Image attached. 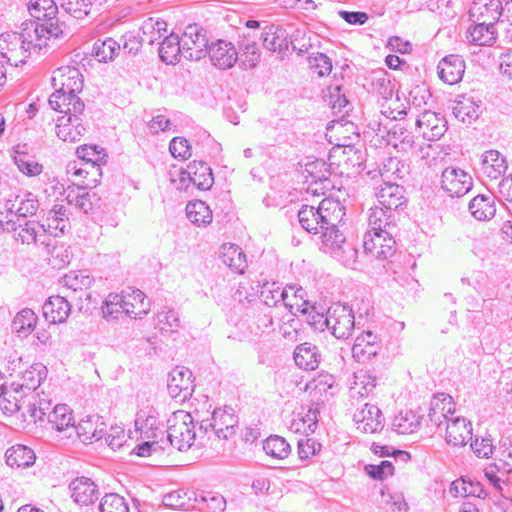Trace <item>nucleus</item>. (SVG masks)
Returning a JSON list of instances; mask_svg holds the SVG:
<instances>
[{
    "label": "nucleus",
    "instance_id": "1",
    "mask_svg": "<svg viewBox=\"0 0 512 512\" xmlns=\"http://www.w3.org/2000/svg\"><path fill=\"white\" fill-rule=\"evenodd\" d=\"M61 31L57 27L44 26L41 29L37 21H25L21 32H5L0 35V57L11 66L24 64L31 55V50H41L47 40L59 39Z\"/></svg>",
    "mask_w": 512,
    "mask_h": 512
},
{
    "label": "nucleus",
    "instance_id": "2",
    "mask_svg": "<svg viewBox=\"0 0 512 512\" xmlns=\"http://www.w3.org/2000/svg\"><path fill=\"white\" fill-rule=\"evenodd\" d=\"M83 82V75L74 66H64L54 71L52 85L55 92L49 97L51 108L58 110L63 106L73 105L76 112L84 111L85 105L77 96L83 89Z\"/></svg>",
    "mask_w": 512,
    "mask_h": 512
},
{
    "label": "nucleus",
    "instance_id": "3",
    "mask_svg": "<svg viewBox=\"0 0 512 512\" xmlns=\"http://www.w3.org/2000/svg\"><path fill=\"white\" fill-rule=\"evenodd\" d=\"M196 437L194 419L189 412L177 410L167 419V439L178 451L189 450Z\"/></svg>",
    "mask_w": 512,
    "mask_h": 512
},
{
    "label": "nucleus",
    "instance_id": "4",
    "mask_svg": "<svg viewBox=\"0 0 512 512\" xmlns=\"http://www.w3.org/2000/svg\"><path fill=\"white\" fill-rule=\"evenodd\" d=\"M57 111L63 113V115L56 119V136L64 142L75 143L80 141L86 133V127L82 119L84 111L76 112L73 105L63 106Z\"/></svg>",
    "mask_w": 512,
    "mask_h": 512
},
{
    "label": "nucleus",
    "instance_id": "5",
    "mask_svg": "<svg viewBox=\"0 0 512 512\" xmlns=\"http://www.w3.org/2000/svg\"><path fill=\"white\" fill-rule=\"evenodd\" d=\"M238 424L239 419L234 409L225 406L215 409L210 420H202L199 429L204 433L210 429L217 438L228 440L236 434Z\"/></svg>",
    "mask_w": 512,
    "mask_h": 512
},
{
    "label": "nucleus",
    "instance_id": "6",
    "mask_svg": "<svg viewBox=\"0 0 512 512\" xmlns=\"http://www.w3.org/2000/svg\"><path fill=\"white\" fill-rule=\"evenodd\" d=\"M183 56L188 60L198 61L208 53L206 30L197 24L188 25L181 36Z\"/></svg>",
    "mask_w": 512,
    "mask_h": 512
},
{
    "label": "nucleus",
    "instance_id": "7",
    "mask_svg": "<svg viewBox=\"0 0 512 512\" xmlns=\"http://www.w3.org/2000/svg\"><path fill=\"white\" fill-rule=\"evenodd\" d=\"M328 325L332 334L338 339H346L355 328V317L352 309L340 303L328 309Z\"/></svg>",
    "mask_w": 512,
    "mask_h": 512
},
{
    "label": "nucleus",
    "instance_id": "8",
    "mask_svg": "<svg viewBox=\"0 0 512 512\" xmlns=\"http://www.w3.org/2000/svg\"><path fill=\"white\" fill-rule=\"evenodd\" d=\"M28 10L33 18L30 21L39 22L41 29L44 26H46V28L57 27L61 31V36L59 38L68 36L69 32L66 31L65 25L59 24L56 19L58 7L54 0H31L28 5Z\"/></svg>",
    "mask_w": 512,
    "mask_h": 512
},
{
    "label": "nucleus",
    "instance_id": "9",
    "mask_svg": "<svg viewBox=\"0 0 512 512\" xmlns=\"http://www.w3.org/2000/svg\"><path fill=\"white\" fill-rule=\"evenodd\" d=\"M395 245L391 231L366 232L364 235V250L375 259L385 260L394 255Z\"/></svg>",
    "mask_w": 512,
    "mask_h": 512
},
{
    "label": "nucleus",
    "instance_id": "10",
    "mask_svg": "<svg viewBox=\"0 0 512 512\" xmlns=\"http://www.w3.org/2000/svg\"><path fill=\"white\" fill-rule=\"evenodd\" d=\"M472 186V177L460 168L447 167L441 174V188L451 197L464 196Z\"/></svg>",
    "mask_w": 512,
    "mask_h": 512
},
{
    "label": "nucleus",
    "instance_id": "11",
    "mask_svg": "<svg viewBox=\"0 0 512 512\" xmlns=\"http://www.w3.org/2000/svg\"><path fill=\"white\" fill-rule=\"evenodd\" d=\"M167 389L169 395L179 401H185L191 397L194 391L192 372L183 366L175 367L169 373Z\"/></svg>",
    "mask_w": 512,
    "mask_h": 512
},
{
    "label": "nucleus",
    "instance_id": "12",
    "mask_svg": "<svg viewBox=\"0 0 512 512\" xmlns=\"http://www.w3.org/2000/svg\"><path fill=\"white\" fill-rule=\"evenodd\" d=\"M353 421L359 431L376 433L383 429L385 420L377 406L366 403L355 411Z\"/></svg>",
    "mask_w": 512,
    "mask_h": 512
},
{
    "label": "nucleus",
    "instance_id": "13",
    "mask_svg": "<svg viewBox=\"0 0 512 512\" xmlns=\"http://www.w3.org/2000/svg\"><path fill=\"white\" fill-rule=\"evenodd\" d=\"M16 240L26 245H43L49 248L51 245V237L46 230V224L34 220H26L23 224H19Z\"/></svg>",
    "mask_w": 512,
    "mask_h": 512
},
{
    "label": "nucleus",
    "instance_id": "14",
    "mask_svg": "<svg viewBox=\"0 0 512 512\" xmlns=\"http://www.w3.org/2000/svg\"><path fill=\"white\" fill-rule=\"evenodd\" d=\"M67 174L77 187L91 188L97 185L102 176V170L99 166H93L91 163L73 161L67 165Z\"/></svg>",
    "mask_w": 512,
    "mask_h": 512
},
{
    "label": "nucleus",
    "instance_id": "15",
    "mask_svg": "<svg viewBox=\"0 0 512 512\" xmlns=\"http://www.w3.org/2000/svg\"><path fill=\"white\" fill-rule=\"evenodd\" d=\"M134 426L142 439H156L162 433L159 413L154 407L140 409L136 414Z\"/></svg>",
    "mask_w": 512,
    "mask_h": 512
},
{
    "label": "nucleus",
    "instance_id": "16",
    "mask_svg": "<svg viewBox=\"0 0 512 512\" xmlns=\"http://www.w3.org/2000/svg\"><path fill=\"white\" fill-rule=\"evenodd\" d=\"M500 0H475L469 8V16L473 22L494 26L501 18Z\"/></svg>",
    "mask_w": 512,
    "mask_h": 512
},
{
    "label": "nucleus",
    "instance_id": "17",
    "mask_svg": "<svg viewBox=\"0 0 512 512\" xmlns=\"http://www.w3.org/2000/svg\"><path fill=\"white\" fill-rule=\"evenodd\" d=\"M212 65L226 70L232 68L238 60V52L231 42L218 40L209 46L208 53Z\"/></svg>",
    "mask_w": 512,
    "mask_h": 512
},
{
    "label": "nucleus",
    "instance_id": "18",
    "mask_svg": "<svg viewBox=\"0 0 512 512\" xmlns=\"http://www.w3.org/2000/svg\"><path fill=\"white\" fill-rule=\"evenodd\" d=\"M416 126L423 138L429 141L440 139L446 131V122L439 114L426 110L416 118Z\"/></svg>",
    "mask_w": 512,
    "mask_h": 512
},
{
    "label": "nucleus",
    "instance_id": "19",
    "mask_svg": "<svg viewBox=\"0 0 512 512\" xmlns=\"http://www.w3.org/2000/svg\"><path fill=\"white\" fill-rule=\"evenodd\" d=\"M445 425V439L449 445L461 447L472 440V426L466 418L454 417L449 419Z\"/></svg>",
    "mask_w": 512,
    "mask_h": 512
},
{
    "label": "nucleus",
    "instance_id": "20",
    "mask_svg": "<svg viewBox=\"0 0 512 512\" xmlns=\"http://www.w3.org/2000/svg\"><path fill=\"white\" fill-rule=\"evenodd\" d=\"M180 180H186L193 184L199 190H208L214 183L211 168L204 162H193L188 166V170L180 173Z\"/></svg>",
    "mask_w": 512,
    "mask_h": 512
},
{
    "label": "nucleus",
    "instance_id": "21",
    "mask_svg": "<svg viewBox=\"0 0 512 512\" xmlns=\"http://www.w3.org/2000/svg\"><path fill=\"white\" fill-rule=\"evenodd\" d=\"M46 367L42 364H34L25 370L20 381L13 382L11 387L15 393L23 392L24 396L34 392L46 378Z\"/></svg>",
    "mask_w": 512,
    "mask_h": 512
},
{
    "label": "nucleus",
    "instance_id": "22",
    "mask_svg": "<svg viewBox=\"0 0 512 512\" xmlns=\"http://www.w3.org/2000/svg\"><path fill=\"white\" fill-rule=\"evenodd\" d=\"M437 68L440 79L449 85H454L461 81L466 66L462 57L451 54L444 57Z\"/></svg>",
    "mask_w": 512,
    "mask_h": 512
},
{
    "label": "nucleus",
    "instance_id": "23",
    "mask_svg": "<svg viewBox=\"0 0 512 512\" xmlns=\"http://www.w3.org/2000/svg\"><path fill=\"white\" fill-rule=\"evenodd\" d=\"M205 498H197L195 492L174 491L163 497V505L176 511L188 512L199 508Z\"/></svg>",
    "mask_w": 512,
    "mask_h": 512
},
{
    "label": "nucleus",
    "instance_id": "24",
    "mask_svg": "<svg viewBox=\"0 0 512 512\" xmlns=\"http://www.w3.org/2000/svg\"><path fill=\"white\" fill-rule=\"evenodd\" d=\"M481 101L470 95H458L453 104V114L461 122L471 124L480 115Z\"/></svg>",
    "mask_w": 512,
    "mask_h": 512
},
{
    "label": "nucleus",
    "instance_id": "25",
    "mask_svg": "<svg viewBox=\"0 0 512 512\" xmlns=\"http://www.w3.org/2000/svg\"><path fill=\"white\" fill-rule=\"evenodd\" d=\"M378 205L394 211L405 203L404 189L395 182H386L376 193Z\"/></svg>",
    "mask_w": 512,
    "mask_h": 512
},
{
    "label": "nucleus",
    "instance_id": "26",
    "mask_svg": "<svg viewBox=\"0 0 512 512\" xmlns=\"http://www.w3.org/2000/svg\"><path fill=\"white\" fill-rule=\"evenodd\" d=\"M260 298L267 306H278L281 304L286 309H288L289 313H294L295 303L290 301L289 290L282 289L275 282H267L263 284Z\"/></svg>",
    "mask_w": 512,
    "mask_h": 512
},
{
    "label": "nucleus",
    "instance_id": "27",
    "mask_svg": "<svg viewBox=\"0 0 512 512\" xmlns=\"http://www.w3.org/2000/svg\"><path fill=\"white\" fill-rule=\"evenodd\" d=\"M379 349V339L371 331L363 332L357 336L352 346V355L358 362H365L375 356Z\"/></svg>",
    "mask_w": 512,
    "mask_h": 512
},
{
    "label": "nucleus",
    "instance_id": "28",
    "mask_svg": "<svg viewBox=\"0 0 512 512\" xmlns=\"http://www.w3.org/2000/svg\"><path fill=\"white\" fill-rule=\"evenodd\" d=\"M71 312V305L63 296H51L43 305V316L51 324L63 323Z\"/></svg>",
    "mask_w": 512,
    "mask_h": 512
},
{
    "label": "nucleus",
    "instance_id": "29",
    "mask_svg": "<svg viewBox=\"0 0 512 512\" xmlns=\"http://www.w3.org/2000/svg\"><path fill=\"white\" fill-rule=\"evenodd\" d=\"M261 40L264 48L271 52L282 53L289 48L288 33L280 26H266L261 32Z\"/></svg>",
    "mask_w": 512,
    "mask_h": 512
},
{
    "label": "nucleus",
    "instance_id": "30",
    "mask_svg": "<svg viewBox=\"0 0 512 512\" xmlns=\"http://www.w3.org/2000/svg\"><path fill=\"white\" fill-rule=\"evenodd\" d=\"M453 413L454 403L451 396L446 394H439L432 399L428 416L433 424L440 427L449 419L453 418L449 416Z\"/></svg>",
    "mask_w": 512,
    "mask_h": 512
},
{
    "label": "nucleus",
    "instance_id": "31",
    "mask_svg": "<svg viewBox=\"0 0 512 512\" xmlns=\"http://www.w3.org/2000/svg\"><path fill=\"white\" fill-rule=\"evenodd\" d=\"M71 497L80 505H89L98 498L96 484L89 478H76L70 484Z\"/></svg>",
    "mask_w": 512,
    "mask_h": 512
},
{
    "label": "nucleus",
    "instance_id": "32",
    "mask_svg": "<svg viewBox=\"0 0 512 512\" xmlns=\"http://www.w3.org/2000/svg\"><path fill=\"white\" fill-rule=\"evenodd\" d=\"M39 208V202L36 196L31 193H24L23 195H16L13 199L6 200L5 209L11 214H16L21 217H28L34 215Z\"/></svg>",
    "mask_w": 512,
    "mask_h": 512
},
{
    "label": "nucleus",
    "instance_id": "33",
    "mask_svg": "<svg viewBox=\"0 0 512 512\" xmlns=\"http://www.w3.org/2000/svg\"><path fill=\"white\" fill-rule=\"evenodd\" d=\"M375 375L368 370H359L354 373L349 392L353 399L368 397L376 388Z\"/></svg>",
    "mask_w": 512,
    "mask_h": 512
},
{
    "label": "nucleus",
    "instance_id": "34",
    "mask_svg": "<svg viewBox=\"0 0 512 512\" xmlns=\"http://www.w3.org/2000/svg\"><path fill=\"white\" fill-rule=\"evenodd\" d=\"M124 314L130 318H142L150 310V303L144 293L140 290H133L130 294H122Z\"/></svg>",
    "mask_w": 512,
    "mask_h": 512
},
{
    "label": "nucleus",
    "instance_id": "35",
    "mask_svg": "<svg viewBox=\"0 0 512 512\" xmlns=\"http://www.w3.org/2000/svg\"><path fill=\"white\" fill-rule=\"evenodd\" d=\"M468 209L476 220L489 221L496 213L495 197L493 195L479 194L469 202Z\"/></svg>",
    "mask_w": 512,
    "mask_h": 512
},
{
    "label": "nucleus",
    "instance_id": "36",
    "mask_svg": "<svg viewBox=\"0 0 512 512\" xmlns=\"http://www.w3.org/2000/svg\"><path fill=\"white\" fill-rule=\"evenodd\" d=\"M480 170L490 179H498L507 170L506 159L497 150L486 151L482 156Z\"/></svg>",
    "mask_w": 512,
    "mask_h": 512
},
{
    "label": "nucleus",
    "instance_id": "37",
    "mask_svg": "<svg viewBox=\"0 0 512 512\" xmlns=\"http://www.w3.org/2000/svg\"><path fill=\"white\" fill-rule=\"evenodd\" d=\"M322 225L337 226L345 216V208L341 202L333 198L323 199L317 207Z\"/></svg>",
    "mask_w": 512,
    "mask_h": 512
},
{
    "label": "nucleus",
    "instance_id": "38",
    "mask_svg": "<svg viewBox=\"0 0 512 512\" xmlns=\"http://www.w3.org/2000/svg\"><path fill=\"white\" fill-rule=\"evenodd\" d=\"M42 223L46 224V230L50 236L53 234V230L64 233L70 227L67 207L62 204H55L47 212Z\"/></svg>",
    "mask_w": 512,
    "mask_h": 512
},
{
    "label": "nucleus",
    "instance_id": "39",
    "mask_svg": "<svg viewBox=\"0 0 512 512\" xmlns=\"http://www.w3.org/2000/svg\"><path fill=\"white\" fill-rule=\"evenodd\" d=\"M321 355L317 346L305 342L296 347L294 361L296 365L304 370H315L318 368Z\"/></svg>",
    "mask_w": 512,
    "mask_h": 512
},
{
    "label": "nucleus",
    "instance_id": "40",
    "mask_svg": "<svg viewBox=\"0 0 512 512\" xmlns=\"http://www.w3.org/2000/svg\"><path fill=\"white\" fill-rule=\"evenodd\" d=\"M181 37L171 33L160 42L159 56L167 64H176L183 55Z\"/></svg>",
    "mask_w": 512,
    "mask_h": 512
},
{
    "label": "nucleus",
    "instance_id": "41",
    "mask_svg": "<svg viewBox=\"0 0 512 512\" xmlns=\"http://www.w3.org/2000/svg\"><path fill=\"white\" fill-rule=\"evenodd\" d=\"M475 25L468 28L466 39L469 43L477 46H491L496 40L494 26L474 22Z\"/></svg>",
    "mask_w": 512,
    "mask_h": 512
},
{
    "label": "nucleus",
    "instance_id": "42",
    "mask_svg": "<svg viewBox=\"0 0 512 512\" xmlns=\"http://www.w3.org/2000/svg\"><path fill=\"white\" fill-rule=\"evenodd\" d=\"M6 463L10 467L25 468L34 464L36 455L25 445H15L6 451Z\"/></svg>",
    "mask_w": 512,
    "mask_h": 512
},
{
    "label": "nucleus",
    "instance_id": "43",
    "mask_svg": "<svg viewBox=\"0 0 512 512\" xmlns=\"http://www.w3.org/2000/svg\"><path fill=\"white\" fill-rule=\"evenodd\" d=\"M261 58V53L257 47V44L251 36L244 35L243 40L240 43V66L244 69H253L257 66Z\"/></svg>",
    "mask_w": 512,
    "mask_h": 512
},
{
    "label": "nucleus",
    "instance_id": "44",
    "mask_svg": "<svg viewBox=\"0 0 512 512\" xmlns=\"http://www.w3.org/2000/svg\"><path fill=\"white\" fill-rule=\"evenodd\" d=\"M221 259L225 265L238 273H243L247 267L246 255L235 244L226 243L221 246Z\"/></svg>",
    "mask_w": 512,
    "mask_h": 512
},
{
    "label": "nucleus",
    "instance_id": "45",
    "mask_svg": "<svg viewBox=\"0 0 512 512\" xmlns=\"http://www.w3.org/2000/svg\"><path fill=\"white\" fill-rule=\"evenodd\" d=\"M393 211L375 205L370 209L368 218L369 230L367 232H384L390 231L393 222Z\"/></svg>",
    "mask_w": 512,
    "mask_h": 512
},
{
    "label": "nucleus",
    "instance_id": "46",
    "mask_svg": "<svg viewBox=\"0 0 512 512\" xmlns=\"http://www.w3.org/2000/svg\"><path fill=\"white\" fill-rule=\"evenodd\" d=\"M167 33V24L163 20L149 18L145 20L140 29L139 37L144 43L153 45L163 40Z\"/></svg>",
    "mask_w": 512,
    "mask_h": 512
},
{
    "label": "nucleus",
    "instance_id": "47",
    "mask_svg": "<svg viewBox=\"0 0 512 512\" xmlns=\"http://www.w3.org/2000/svg\"><path fill=\"white\" fill-rule=\"evenodd\" d=\"M449 491L454 497L474 496L485 499L488 495L480 482L464 478L453 481Z\"/></svg>",
    "mask_w": 512,
    "mask_h": 512
},
{
    "label": "nucleus",
    "instance_id": "48",
    "mask_svg": "<svg viewBox=\"0 0 512 512\" xmlns=\"http://www.w3.org/2000/svg\"><path fill=\"white\" fill-rule=\"evenodd\" d=\"M383 182H395L409 173V167L396 157L387 158L379 169Z\"/></svg>",
    "mask_w": 512,
    "mask_h": 512
},
{
    "label": "nucleus",
    "instance_id": "49",
    "mask_svg": "<svg viewBox=\"0 0 512 512\" xmlns=\"http://www.w3.org/2000/svg\"><path fill=\"white\" fill-rule=\"evenodd\" d=\"M98 417L88 416L81 419L77 425L72 426L71 430H75L80 440L84 443L99 440L103 436V428H98Z\"/></svg>",
    "mask_w": 512,
    "mask_h": 512
},
{
    "label": "nucleus",
    "instance_id": "50",
    "mask_svg": "<svg viewBox=\"0 0 512 512\" xmlns=\"http://www.w3.org/2000/svg\"><path fill=\"white\" fill-rule=\"evenodd\" d=\"M299 223L302 228L312 234H319L325 225H322L317 207L303 205L298 212Z\"/></svg>",
    "mask_w": 512,
    "mask_h": 512
},
{
    "label": "nucleus",
    "instance_id": "51",
    "mask_svg": "<svg viewBox=\"0 0 512 512\" xmlns=\"http://www.w3.org/2000/svg\"><path fill=\"white\" fill-rule=\"evenodd\" d=\"M48 422L53 429L60 432L72 429L74 424L72 412L65 404L56 405L48 413Z\"/></svg>",
    "mask_w": 512,
    "mask_h": 512
},
{
    "label": "nucleus",
    "instance_id": "52",
    "mask_svg": "<svg viewBox=\"0 0 512 512\" xmlns=\"http://www.w3.org/2000/svg\"><path fill=\"white\" fill-rule=\"evenodd\" d=\"M186 215L190 222L197 226H205L212 222V211L209 206L201 201H191L186 206Z\"/></svg>",
    "mask_w": 512,
    "mask_h": 512
},
{
    "label": "nucleus",
    "instance_id": "53",
    "mask_svg": "<svg viewBox=\"0 0 512 512\" xmlns=\"http://www.w3.org/2000/svg\"><path fill=\"white\" fill-rule=\"evenodd\" d=\"M485 477L502 496L506 497L509 493L508 478L509 474L504 473L503 466L500 463H494L487 466L484 470Z\"/></svg>",
    "mask_w": 512,
    "mask_h": 512
},
{
    "label": "nucleus",
    "instance_id": "54",
    "mask_svg": "<svg viewBox=\"0 0 512 512\" xmlns=\"http://www.w3.org/2000/svg\"><path fill=\"white\" fill-rule=\"evenodd\" d=\"M297 313L306 315L307 322L314 329L323 331L325 328H327L328 314L324 315L323 313L317 312L315 307L310 305L308 301H303L302 304L295 303L294 313L291 315H296Z\"/></svg>",
    "mask_w": 512,
    "mask_h": 512
},
{
    "label": "nucleus",
    "instance_id": "55",
    "mask_svg": "<svg viewBox=\"0 0 512 512\" xmlns=\"http://www.w3.org/2000/svg\"><path fill=\"white\" fill-rule=\"evenodd\" d=\"M37 320L38 318L34 311L25 308L14 317L12 328L19 335L27 336L35 329Z\"/></svg>",
    "mask_w": 512,
    "mask_h": 512
},
{
    "label": "nucleus",
    "instance_id": "56",
    "mask_svg": "<svg viewBox=\"0 0 512 512\" xmlns=\"http://www.w3.org/2000/svg\"><path fill=\"white\" fill-rule=\"evenodd\" d=\"M13 160L18 170L26 176L34 177L42 173L43 166L35 161L27 152L16 149Z\"/></svg>",
    "mask_w": 512,
    "mask_h": 512
},
{
    "label": "nucleus",
    "instance_id": "57",
    "mask_svg": "<svg viewBox=\"0 0 512 512\" xmlns=\"http://www.w3.org/2000/svg\"><path fill=\"white\" fill-rule=\"evenodd\" d=\"M419 425V417L413 411H401L392 422L393 430L402 435L413 433Z\"/></svg>",
    "mask_w": 512,
    "mask_h": 512
},
{
    "label": "nucleus",
    "instance_id": "58",
    "mask_svg": "<svg viewBox=\"0 0 512 512\" xmlns=\"http://www.w3.org/2000/svg\"><path fill=\"white\" fill-rule=\"evenodd\" d=\"M107 0H62L61 7L76 19L89 15L94 3L102 5Z\"/></svg>",
    "mask_w": 512,
    "mask_h": 512
},
{
    "label": "nucleus",
    "instance_id": "59",
    "mask_svg": "<svg viewBox=\"0 0 512 512\" xmlns=\"http://www.w3.org/2000/svg\"><path fill=\"white\" fill-rule=\"evenodd\" d=\"M87 188L77 187V190H71L67 193L66 200L69 205L74 206L79 211L87 214L93 209V199L95 194L86 192Z\"/></svg>",
    "mask_w": 512,
    "mask_h": 512
},
{
    "label": "nucleus",
    "instance_id": "60",
    "mask_svg": "<svg viewBox=\"0 0 512 512\" xmlns=\"http://www.w3.org/2000/svg\"><path fill=\"white\" fill-rule=\"evenodd\" d=\"M319 234H321L322 249L325 252H334L345 242V237L337 226L327 225Z\"/></svg>",
    "mask_w": 512,
    "mask_h": 512
},
{
    "label": "nucleus",
    "instance_id": "61",
    "mask_svg": "<svg viewBox=\"0 0 512 512\" xmlns=\"http://www.w3.org/2000/svg\"><path fill=\"white\" fill-rule=\"evenodd\" d=\"M265 453L276 459H284L290 453L289 443L281 436H270L263 443Z\"/></svg>",
    "mask_w": 512,
    "mask_h": 512
},
{
    "label": "nucleus",
    "instance_id": "62",
    "mask_svg": "<svg viewBox=\"0 0 512 512\" xmlns=\"http://www.w3.org/2000/svg\"><path fill=\"white\" fill-rule=\"evenodd\" d=\"M120 49V44L112 38H106L103 41L98 40L93 46L95 56L101 62L113 60L118 55Z\"/></svg>",
    "mask_w": 512,
    "mask_h": 512
},
{
    "label": "nucleus",
    "instance_id": "63",
    "mask_svg": "<svg viewBox=\"0 0 512 512\" xmlns=\"http://www.w3.org/2000/svg\"><path fill=\"white\" fill-rule=\"evenodd\" d=\"M76 154L82 163H91L93 166H99L106 163L107 155L103 149H98L96 145H83L77 148Z\"/></svg>",
    "mask_w": 512,
    "mask_h": 512
},
{
    "label": "nucleus",
    "instance_id": "64",
    "mask_svg": "<svg viewBox=\"0 0 512 512\" xmlns=\"http://www.w3.org/2000/svg\"><path fill=\"white\" fill-rule=\"evenodd\" d=\"M100 512H129L125 498L117 493L106 494L100 502Z\"/></svg>",
    "mask_w": 512,
    "mask_h": 512
}]
</instances>
